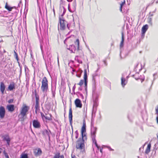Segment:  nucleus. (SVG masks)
Returning a JSON list of instances; mask_svg holds the SVG:
<instances>
[{"label":"nucleus","mask_w":158,"mask_h":158,"mask_svg":"<svg viewBox=\"0 0 158 158\" xmlns=\"http://www.w3.org/2000/svg\"><path fill=\"white\" fill-rule=\"evenodd\" d=\"M76 148L77 149L79 150L81 152H85V145L84 140L79 138L76 142Z\"/></svg>","instance_id":"obj_1"},{"label":"nucleus","mask_w":158,"mask_h":158,"mask_svg":"<svg viewBox=\"0 0 158 158\" xmlns=\"http://www.w3.org/2000/svg\"><path fill=\"white\" fill-rule=\"evenodd\" d=\"M41 89L44 93L47 92L48 89V81L46 77L42 79Z\"/></svg>","instance_id":"obj_2"},{"label":"nucleus","mask_w":158,"mask_h":158,"mask_svg":"<svg viewBox=\"0 0 158 158\" xmlns=\"http://www.w3.org/2000/svg\"><path fill=\"white\" fill-rule=\"evenodd\" d=\"M75 44L76 45V47L74 45H70L69 47L67 48V49L71 51L72 52L74 53L75 51L77 49V50L79 49V40L78 39H77L76 41L75 42Z\"/></svg>","instance_id":"obj_3"},{"label":"nucleus","mask_w":158,"mask_h":158,"mask_svg":"<svg viewBox=\"0 0 158 158\" xmlns=\"http://www.w3.org/2000/svg\"><path fill=\"white\" fill-rule=\"evenodd\" d=\"M30 107L29 106L24 105L22 108L20 114L22 116L23 118L26 115Z\"/></svg>","instance_id":"obj_4"},{"label":"nucleus","mask_w":158,"mask_h":158,"mask_svg":"<svg viewBox=\"0 0 158 158\" xmlns=\"http://www.w3.org/2000/svg\"><path fill=\"white\" fill-rule=\"evenodd\" d=\"M84 83L85 85V91L87 93V83H88V79L87 74L86 70H84Z\"/></svg>","instance_id":"obj_5"},{"label":"nucleus","mask_w":158,"mask_h":158,"mask_svg":"<svg viewBox=\"0 0 158 158\" xmlns=\"http://www.w3.org/2000/svg\"><path fill=\"white\" fill-rule=\"evenodd\" d=\"M35 109L40 110L39 104V95L36 93L35 94Z\"/></svg>","instance_id":"obj_6"},{"label":"nucleus","mask_w":158,"mask_h":158,"mask_svg":"<svg viewBox=\"0 0 158 158\" xmlns=\"http://www.w3.org/2000/svg\"><path fill=\"white\" fill-rule=\"evenodd\" d=\"M91 127V137H93V135H94L95 136H96V134L97 130V128L94 126L92 123V120Z\"/></svg>","instance_id":"obj_7"},{"label":"nucleus","mask_w":158,"mask_h":158,"mask_svg":"<svg viewBox=\"0 0 158 158\" xmlns=\"http://www.w3.org/2000/svg\"><path fill=\"white\" fill-rule=\"evenodd\" d=\"M33 126L35 128H40L41 126L40 122L38 120H34L33 121Z\"/></svg>","instance_id":"obj_8"},{"label":"nucleus","mask_w":158,"mask_h":158,"mask_svg":"<svg viewBox=\"0 0 158 158\" xmlns=\"http://www.w3.org/2000/svg\"><path fill=\"white\" fill-rule=\"evenodd\" d=\"M5 110L4 107L3 106L0 107V118L2 119L3 118L5 114Z\"/></svg>","instance_id":"obj_9"},{"label":"nucleus","mask_w":158,"mask_h":158,"mask_svg":"<svg viewBox=\"0 0 158 158\" xmlns=\"http://www.w3.org/2000/svg\"><path fill=\"white\" fill-rule=\"evenodd\" d=\"M34 154L36 156H40L42 153V152L40 148H38L35 149L34 150Z\"/></svg>","instance_id":"obj_10"},{"label":"nucleus","mask_w":158,"mask_h":158,"mask_svg":"<svg viewBox=\"0 0 158 158\" xmlns=\"http://www.w3.org/2000/svg\"><path fill=\"white\" fill-rule=\"evenodd\" d=\"M73 115H72V110L71 106H70L69 109V118L70 122V125L72 127V123L73 120ZM73 129V128H72Z\"/></svg>","instance_id":"obj_11"},{"label":"nucleus","mask_w":158,"mask_h":158,"mask_svg":"<svg viewBox=\"0 0 158 158\" xmlns=\"http://www.w3.org/2000/svg\"><path fill=\"white\" fill-rule=\"evenodd\" d=\"M75 104L77 107L81 108L82 107V104L80 100L78 98L76 99L75 101Z\"/></svg>","instance_id":"obj_12"},{"label":"nucleus","mask_w":158,"mask_h":158,"mask_svg":"<svg viewBox=\"0 0 158 158\" xmlns=\"http://www.w3.org/2000/svg\"><path fill=\"white\" fill-rule=\"evenodd\" d=\"M6 108L8 110V111L10 112H12L15 109L14 105L13 104L7 105L6 107Z\"/></svg>","instance_id":"obj_13"},{"label":"nucleus","mask_w":158,"mask_h":158,"mask_svg":"<svg viewBox=\"0 0 158 158\" xmlns=\"http://www.w3.org/2000/svg\"><path fill=\"white\" fill-rule=\"evenodd\" d=\"M60 26V29L61 30H64L65 29V25L67 23V22H61L60 21V22H59Z\"/></svg>","instance_id":"obj_14"},{"label":"nucleus","mask_w":158,"mask_h":158,"mask_svg":"<svg viewBox=\"0 0 158 158\" xmlns=\"http://www.w3.org/2000/svg\"><path fill=\"white\" fill-rule=\"evenodd\" d=\"M124 40V37L123 33V32H122V40L120 44V48L121 49L123 46ZM121 50L120 51V53H121ZM120 56L121 59L122 58L121 56V53L120 54Z\"/></svg>","instance_id":"obj_15"},{"label":"nucleus","mask_w":158,"mask_h":158,"mask_svg":"<svg viewBox=\"0 0 158 158\" xmlns=\"http://www.w3.org/2000/svg\"><path fill=\"white\" fill-rule=\"evenodd\" d=\"M86 123L85 120H84L83 126L81 129V134H82L83 133H86Z\"/></svg>","instance_id":"obj_16"},{"label":"nucleus","mask_w":158,"mask_h":158,"mask_svg":"<svg viewBox=\"0 0 158 158\" xmlns=\"http://www.w3.org/2000/svg\"><path fill=\"white\" fill-rule=\"evenodd\" d=\"M148 26L147 24L144 25L142 28V35H144L148 30Z\"/></svg>","instance_id":"obj_17"},{"label":"nucleus","mask_w":158,"mask_h":158,"mask_svg":"<svg viewBox=\"0 0 158 158\" xmlns=\"http://www.w3.org/2000/svg\"><path fill=\"white\" fill-rule=\"evenodd\" d=\"M15 84L14 82H12L8 86V89L10 91H12L15 89Z\"/></svg>","instance_id":"obj_18"},{"label":"nucleus","mask_w":158,"mask_h":158,"mask_svg":"<svg viewBox=\"0 0 158 158\" xmlns=\"http://www.w3.org/2000/svg\"><path fill=\"white\" fill-rule=\"evenodd\" d=\"M121 85L123 87H124L125 85L126 84L127 81H126L125 78H124L123 74H122V77L121 79Z\"/></svg>","instance_id":"obj_19"},{"label":"nucleus","mask_w":158,"mask_h":158,"mask_svg":"<svg viewBox=\"0 0 158 158\" xmlns=\"http://www.w3.org/2000/svg\"><path fill=\"white\" fill-rule=\"evenodd\" d=\"M5 86L3 82H1L0 84V89L2 94H3L5 89Z\"/></svg>","instance_id":"obj_20"},{"label":"nucleus","mask_w":158,"mask_h":158,"mask_svg":"<svg viewBox=\"0 0 158 158\" xmlns=\"http://www.w3.org/2000/svg\"><path fill=\"white\" fill-rule=\"evenodd\" d=\"M14 8V7H11L9 6L7 2H6L5 6V8L7 9L8 11H11L12 9Z\"/></svg>","instance_id":"obj_21"},{"label":"nucleus","mask_w":158,"mask_h":158,"mask_svg":"<svg viewBox=\"0 0 158 158\" xmlns=\"http://www.w3.org/2000/svg\"><path fill=\"white\" fill-rule=\"evenodd\" d=\"M2 138L4 140L6 141L7 142L10 141V138L9 136L8 135H6L2 136Z\"/></svg>","instance_id":"obj_22"},{"label":"nucleus","mask_w":158,"mask_h":158,"mask_svg":"<svg viewBox=\"0 0 158 158\" xmlns=\"http://www.w3.org/2000/svg\"><path fill=\"white\" fill-rule=\"evenodd\" d=\"M151 148V144L150 143L147 146V148L145 151V153L146 154H148L150 151V149Z\"/></svg>","instance_id":"obj_23"},{"label":"nucleus","mask_w":158,"mask_h":158,"mask_svg":"<svg viewBox=\"0 0 158 158\" xmlns=\"http://www.w3.org/2000/svg\"><path fill=\"white\" fill-rule=\"evenodd\" d=\"M20 158H28V155L27 153L23 152L21 155Z\"/></svg>","instance_id":"obj_24"},{"label":"nucleus","mask_w":158,"mask_h":158,"mask_svg":"<svg viewBox=\"0 0 158 158\" xmlns=\"http://www.w3.org/2000/svg\"><path fill=\"white\" fill-rule=\"evenodd\" d=\"M132 77H134L136 80H138L140 78L139 76V73H136L135 75H132Z\"/></svg>","instance_id":"obj_25"},{"label":"nucleus","mask_w":158,"mask_h":158,"mask_svg":"<svg viewBox=\"0 0 158 158\" xmlns=\"http://www.w3.org/2000/svg\"><path fill=\"white\" fill-rule=\"evenodd\" d=\"M40 113L42 119H44V118H45L46 119H47L48 120H50V118H48L47 117L45 116L43 113H42V112H40Z\"/></svg>","instance_id":"obj_26"},{"label":"nucleus","mask_w":158,"mask_h":158,"mask_svg":"<svg viewBox=\"0 0 158 158\" xmlns=\"http://www.w3.org/2000/svg\"><path fill=\"white\" fill-rule=\"evenodd\" d=\"M98 76V74L96 73H95L94 74H93L92 75L93 77V80L94 81V84H95V77Z\"/></svg>","instance_id":"obj_27"},{"label":"nucleus","mask_w":158,"mask_h":158,"mask_svg":"<svg viewBox=\"0 0 158 158\" xmlns=\"http://www.w3.org/2000/svg\"><path fill=\"white\" fill-rule=\"evenodd\" d=\"M63 16H62L61 15V16H60L59 17V22H60V21L61 22H66V21L64 19L63 17Z\"/></svg>","instance_id":"obj_28"},{"label":"nucleus","mask_w":158,"mask_h":158,"mask_svg":"<svg viewBox=\"0 0 158 158\" xmlns=\"http://www.w3.org/2000/svg\"><path fill=\"white\" fill-rule=\"evenodd\" d=\"M60 153L58 152L55 154L53 158H60Z\"/></svg>","instance_id":"obj_29"},{"label":"nucleus","mask_w":158,"mask_h":158,"mask_svg":"<svg viewBox=\"0 0 158 158\" xmlns=\"http://www.w3.org/2000/svg\"><path fill=\"white\" fill-rule=\"evenodd\" d=\"M76 94L78 97H79L80 98H83L84 97V96H83V95H82V94H81V93H80V92H77L76 93Z\"/></svg>","instance_id":"obj_30"},{"label":"nucleus","mask_w":158,"mask_h":158,"mask_svg":"<svg viewBox=\"0 0 158 158\" xmlns=\"http://www.w3.org/2000/svg\"><path fill=\"white\" fill-rule=\"evenodd\" d=\"M14 56L15 57L16 59L17 60V61L19 60V57L18 56V55L17 53L15 51V50L14 51Z\"/></svg>","instance_id":"obj_31"},{"label":"nucleus","mask_w":158,"mask_h":158,"mask_svg":"<svg viewBox=\"0 0 158 158\" xmlns=\"http://www.w3.org/2000/svg\"><path fill=\"white\" fill-rule=\"evenodd\" d=\"M156 114H157V116L156 118V119L157 122L158 123V106H157V107L156 109Z\"/></svg>","instance_id":"obj_32"},{"label":"nucleus","mask_w":158,"mask_h":158,"mask_svg":"<svg viewBox=\"0 0 158 158\" xmlns=\"http://www.w3.org/2000/svg\"><path fill=\"white\" fill-rule=\"evenodd\" d=\"M148 22L151 25H152V18H148Z\"/></svg>","instance_id":"obj_33"},{"label":"nucleus","mask_w":158,"mask_h":158,"mask_svg":"<svg viewBox=\"0 0 158 158\" xmlns=\"http://www.w3.org/2000/svg\"><path fill=\"white\" fill-rule=\"evenodd\" d=\"M82 138H80L81 140H84V137H85L86 136L85 133H83L82 134H81Z\"/></svg>","instance_id":"obj_34"},{"label":"nucleus","mask_w":158,"mask_h":158,"mask_svg":"<svg viewBox=\"0 0 158 158\" xmlns=\"http://www.w3.org/2000/svg\"><path fill=\"white\" fill-rule=\"evenodd\" d=\"M95 137L96 136H95L94 135H93V137H91L93 143L94 144H95V142H97L96 140L95 139Z\"/></svg>","instance_id":"obj_35"},{"label":"nucleus","mask_w":158,"mask_h":158,"mask_svg":"<svg viewBox=\"0 0 158 158\" xmlns=\"http://www.w3.org/2000/svg\"><path fill=\"white\" fill-rule=\"evenodd\" d=\"M3 153L6 158H9V156L8 154L5 151H4L3 152Z\"/></svg>","instance_id":"obj_36"},{"label":"nucleus","mask_w":158,"mask_h":158,"mask_svg":"<svg viewBox=\"0 0 158 158\" xmlns=\"http://www.w3.org/2000/svg\"><path fill=\"white\" fill-rule=\"evenodd\" d=\"M75 134L76 135V136H75L76 138V139L78 138V137L79 134H78V132L77 130L75 131Z\"/></svg>","instance_id":"obj_37"},{"label":"nucleus","mask_w":158,"mask_h":158,"mask_svg":"<svg viewBox=\"0 0 158 158\" xmlns=\"http://www.w3.org/2000/svg\"><path fill=\"white\" fill-rule=\"evenodd\" d=\"M83 80H81L80 82L79 83L77 84L80 85V86H81L83 84Z\"/></svg>","instance_id":"obj_38"},{"label":"nucleus","mask_w":158,"mask_h":158,"mask_svg":"<svg viewBox=\"0 0 158 158\" xmlns=\"http://www.w3.org/2000/svg\"><path fill=\"white\" fill-rule=\"evenodd\" d=\"M63 7V8L64 10H63V12L62 14L61 15L62 16H63L65 14L66 12V9H65L64 6Z\"/></svg>","instance_id":"obj_39"},{"label":"nucleus","mask_w":158,"mask_h":158,"mask_svg":"<svg viewBox=\"0 0 158 158\" xmlns=\"http://www.w3.org/2000/svg\"><path fill=\"white\" fill-rule=\"evenodd\" d=\"M82 70H81L80 72L79 73L76 74V76L79 77H80L81 76V73H82Z\"/></svg>","instance_id":"obj_40"},{"label":"nucleus","mask_w":158,"mask_h":158,"mask_svg":"<svg viewBox=\"0 0 158 158\" xmlns=\"http://www.w3.org/2000/svg\"><path fill=\"white\" fill-rule=\"evenodd\" d=\"M14 101V99H11L8 101V102L9 103H13Z\"/></svg>","instance_id":"obj_41"},{"label":"nucleus","mask_w":158,"mask_h":158,"mask_svg":"<svg viewBox=\"0 0 158 158\" xmlns=\"http://www.w3.org/2000/svg\"><path fill=\"white\" fill-rule=\"evenodd\" d=\"M106 147H107V148L109 149V150H110V151H114V149H112V148H111L110 147V146H106Z\"/></svg>","instance_id":"obj_42"},{"label":"nucleus","mask_w":158,"mask_h":158,"mask_svg":"<svg viewBox=\"0 0 158 158\" xmlns=\"http://www.w3.org/2000/svg\"><path fill=\"white\" fill-rule=\"evenodd\" d=\"M125 0H124L123 2H122V3L120 4V6L121 7H123V5L125 4Z\"/></svg>","instance_id":"obj_43"},{"label":"nucleus","mask_w":158,"mask_h":158,"mask_svg":"<svg viewBox=\"0 0 158 158\" xmlns=\"http://www.w3.org/2000/svg\"><path fill=\"white\" fill-rule=\"evenodd\" d=\"M68 10H69L70 11V12H72V11L71 10V9H70V4H68Z\"/></svg>","instance_id":"obj_44"},{"label":"nucleus","mask_w":158,"mask_h":158,"mask_svg":"<svg viewBox=\"0 0 158 158\" xmlns=\"http://www.w3.org/2000/svg\"><path fill=\"white\" fill-rule=\"evenodd\" d=\"M94 144L96 146L97 148L98 149L99 148V147L98 146L97 142H95V144Z\"/></svg>","instance_id":"obj_45"},{"label":"nucleus","mask_w":158,"mask_h":158,"mask_svg":"<svg viewBox=\"0 0 158 158\" xmlns=\"http://www.w3.org/2000/svg\"><path fill=\"white\" fill-rule=\"evenodd\" d=\"M153 3H154V1H153L152 2H151V3H149V4H148V6H147V7H148V6H150L152 5Z\"/></svg>","instance_id":"obj_46"},{"label":"nucleus","mask_w":158,"mask_h":158,"mask_svg":"<svg viewBox=\"0 0 158 158\" xmlns=\"http://www.w3.org/2000/svg\"><path fill=\"white\" fill-rule=\"evenodd\" d=\"M66 24H67V28L69 29V27H70V25H69V23H67Z\"/></svg>","instance_id":"obj_47"},{"label":"nucleus","mask_w":158,"mask_h":158,"mask_svg":"<svg viewBox=\"0 0 158 158\" xmlns=\"http://www.w3.org/2000/svg\"><path fill=\"white\" fill-rule=\"evenodd\" d=\"M75 88H76V84H75L74 85V86H73V90L74 91Z\"/></svg>","instance_id":"obj_48"},{"label":"nucleus","mask_w":158,"mask_h":158,"mask_svg":"<svg viewBox=\"0 0 158 158\" xmlns=\"http://www.w3.org/2000/svg\"><path fill=\"white\" fill-rule=\"evenodd\" d=\"M39 111H40V110H39L35 109V114H38V112H39Z\"/></svg>","instance_id":"obj_49"},{"label":"nucleus","mask_w":158,"mask_h":158,"mask_svg":"<svg viewBox=\"0 0 158 158\" xmlns=\"http://www.w3.org/2000/svg\"><path fill=\"white\" fill-rule=\"evenodd\" d=\"M69 38V37H67L66 38V39L64 41V43L65 44V42L67 41V40Z\"/></svg>","instance_id":"obj_50"},{"label":"nucleus","mask_w":158,"mask_h":158,"mask_svg":"<svg viewBox=\"0 0 158 158\" xmlns=\"http://www.w3.org/2000/svg\"><path fill=\"white\" fill-rule=\"evenodd\" d=\"M103 62H104V63L105 64L106 66L107 65V64L106 63V60H104Z\"/></svg>","instance_id":"obj_51"},{"label":"nucleus","mask_w":158,"mask_h":158,"mask_svg":"<svg viewBox=\"0 0 158 158\" xmlns=\"http://www.w3.org/2000/svg\"><path fill=\"white\" fill-rule=\"evenodd\" d=\"M149 15L151 16H152L153 15V13L150 12L149 13Z\"/></svg>","instance_id":"obj_52"},{"label":"nucleus","mask_w":158,"mask_h":158,"mask_svg":"<svg viewBox=\"0 0 158 158\" xmlns=\"http://www.w3.org/2000/svg\"><path fill=\"white\" fill-rule=\"evenodd\" d=\"M10 141H8V142H6L8 146H9L10 145Z\"/></svg>","instance_id":"obj_53"},{"label":"nucleus","mask_w":158,"mask_h":158,"mask_svg":"<svg viewBox=\"0 0 158 158\" xmlns=\"http://www.w3.org/2000/svg\"><path fill=\"white\" fill-rule=\"evenodd\" d=\"M82 89L81 87V86H80L78 88V90L80 91H81L82 90Z\"/></svg>","instance_id":"obj_54"},{"label":"nucleus","mask_w":158,"mask_h":158,"mask_svg":"<svg viewBox=\"0 0 158 158\" xmlns=\"http://www.w3.org/2000/svg\"><path fill=\"white\" fill-rule=\"evenodd\" d=\"M63 0H60L61 1H62ZM67 1L69 2H71L73 0H67Z\"/></svg>","instance_id":"obj_55"},{"label":"nucleus","mask_w":158,"mask_h":158,"mask_svg":"<svg viewBox=\"0 0 158 158\" xmlns=\"http://www.w3.org/2000/svg\"><path fill=\"white\" fill-rule=\"evenodd\" d=\"M87 139V137L86 136L85 137H84V142L85 140Z\"/></svg>","instance_id":"obj_56"},{"label":"nucleus","mask_w":158,"mask_h":158,"mask_svg":"<svg viewBox=\"0 0 158 158\" xmlns=\"http://www.w3.org/2000/svg\"><path fill=\"white\" fill-rule=\"evenodd\" d=\"M156 9H155V10L152 12V13H154L156 12Z\"/></svg>","instance_id":"obj_57"},{"label":"nucleus","mask_w":158,"mask_h":158,"mask_svg":"<svg viewBox=\"0 0 158 158\" xmlns=\"http://www.w3.org/2000/svg\"><path fill=\"white\" fill-rule=\"evenodd\" d=\"M100 152L102 153V148H101L100 149Z\"/></svg>","instance_id":"obj_58"},{"label":"nucleus","mask_w":158,"mask_h":158,"mask_svg":"<svg viewBox=\"0 0 158 158\" xmlns=\"http://www.w3.org/2000/svg\"><path fill=\"white\" fill-rule=\"evenodd\" d=\"M122 7H121V6L120 7V10L121 12H122Z\"/></svg>","instance_id":"obj_59"},{"label":"nucleus","mask_w":158,"mask_h":158,"mask_svg":"<svg viewBox=\"0 0 158 158\" xmlns=\"http://www.w3.org/2000/svg\"><path fill=\"white\" fill-rule=\"evenodd\" d=\"M53 11L54 15V16H55V9H54V8H53Z\"/></svg>","instance_id":"obj_60"},{"label":"nucleus","mask_w":158,"mask_h":158,"mask_svg":"<svg viewBox=\"0 0 158 158\" xmlns=\"http://www.w3.org/2000/svg\"><path fill=\"white\" fill-rule=\"evenodd\" d=\"M21 73H22V69L20 67V75L21 74Z\"/></svg>","instance_id":"obj_61"},{"label":"nucleus","mask_w":158,"mask_h":158,"mask_svg":"<svg viewBox=\"0 0 158 158\" xmlns=\"http://www.w3.org/2000/svg\"><path fill=\"white\" fill-rule=\"evenodd\" d=\"M46 133L48 135H49V132L47 130H46Z\"/></svg>","instance_id":"obj_62"},{"label":"nucleus","mask_w":158,"mask_h":158,"mask_svg":"<svg viewBox=\"0 0 158 158\" xmlns=\"http://www.w3.org/2000/svg\"><path fill=\"white\" fill-rule=\"evenodd\" d=\"M60 158H64V156L63 155L61 156Z\"/></svg>","instance_id":"obj_63"},{"label":"nucleus","mask_w":158,"mask_h":158,"mask_svg":"<svg viewBox=\"0 0 158 158\" xmlns=\"http://www.w3.org/2000/svg\"><path fill=\"white\" fill-rule=\"evenodd\" d=\"M78 62H79V63H82V61H79V60H78Z\"/></svg>","instance_id":"obj_64"}]
</instances>
